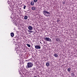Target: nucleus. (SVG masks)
<instances>
[{
	"instance_id": "9d476101",
	"label": "nucleus",
	"mask_w": 77,
	"mask_h": 77,
	"mask_svg": "<svg viewBox=\"0 0 77 77\" xmlns=\"http://www.w3.org/2000/svg\"><path fill=\"white\" fill-rule=\"evenodd\" d=\"M11 37H14V33L13 32H11Z\"/></svg>"
},
{
	"instance_id": "aec40b11",
	"label": "nucleus",
	"mask_w": 77,
	"mask_h": 77,
	"mask_svg": "<svg viewBox=\"0 0 77 77\" xmlns=\"http://www.w3.org/2000/svg\"><path fill=\"white\" fill-rule=\"evenodd\" d=\"M59 21H60V20H57V22H59Z\"/></svg>"
},
{
	"instance_id": "1a4fd4ad",
	"label": "nucleus",
	"mask_w": 77,
	"mask_h": 77,
	"mask_svg": "<svg viewBox=\"0 0 77 77\" xmlns=\"http://www.w3.org/2000/svg\"><path fill=\"white\" fill-rule=\"evenodd\" d=\"M54 56H55V57H58V54H55L54 55Z\"/></svg>"
},
{
	"instance_id": "39448f33",
	"label": "nucleus",
	"mask_w": 77,
	"mask_h": 77,
	"mask_svg": "<svg viewBox=\"0 0 77 77\" xmlns=\"http://www.w3.org/2000/svg\"><path fill=\"white\" fill-rule=\"evenodd\" d=\"M35 48L36 49H40V48H41V46L36 45L35 46Z\"/></svg>"
},
{
	"instance_id": "f3484780",
	"label": "nucleus",
	"mask_w": 77,
	"mask_h": 77,
	"mask_svg": "<svg viewBox=\"0 0 77 77\" xmlns=\"http://www.w3.org/2000/svg\"><path fill=\"white\" fill-rule=\"evenodd\" d=\"M63 5H65V3H66V2H63Z\"/></svg>"
},
{
	"instance_id": "412c9836",
	"label": "nucleus",
	"mask_w": 77,
	"mask_h": 77,
	"mask_svg": "<svg viewBox=\"0 0 77 77\" xmlns=\"http://www.w3.org/2000/svg\"><path fill=\"white\" fill-rule=\"evenodd\" d=\"M28 11H29V10H27V12H28Z\"/></svg>"
},
{
	"instance_id": "20e7f679",
	"label": "nucleus",
	"mask_w": 77,
	"mask_h": 77,
	"mask_svg": "<svg viewBox=\"0 0 77 77\" xmlns=\"http://www.w3.org/2000/svg\"><path fill=\"white\" fill-rule=\"evenodd\" d=\"M44 39H45V41H49L50 42H51V40L48 38H45Z\"/></svg>"
},
{
	"instance_id": "2eb2a0df",
	"label": "nucleus",
	"mask_w": 77,
	"mask_h": 77,
	"mask_svg": "<svg viewBox=\"0 0 77 77\" xmlns=\"http://www.w3.org/2000/svg\"><path fill=\"white\" fill-rule=\"evenodd\" d=\"M71 75H72V76H74V75H75V74H74V72H72V73H71Z\"/></svg>"
},
{
	"instance_id": "6e6552de",
	"label": "nucleus",
	"mask_w": 77,
	"mask_h": 77,
	"mask_svg": "<svg viewBox=\"0 0 77 77\" xmlns=\"http://www.w3.org/2000/svg\"><path fill=\"white\" fill-rule=\"evenodd\" d=\"M35 4V3L34 2L32 1L31 2V5L32 6H33Z\"/></svg>"
},
{
	"instance_id": "7ed1b4c3",
	"label": "nucleus",
	"mask_w": 77,
	"mask_h": 77,
	"mask_svg": "<svg viewBox=\"0 0 77 77\" xmlns=\"http://www.w3.org/2000/svg\"><path fill=\"white\" fill-rule=\"evenodd\" d=\"M34 31H31V30H28V32H29V33H32L33 35H34L36 32V31L35 30V28H34Z\"/></svg>"
},
{
	"instance_id": "f8f14e48",
	"label": "nucleus",
	"mask_w": 77,
	"mask_h": 77,
	"mask_svg": "<svg viewBox=\"0 0 77 77\" xmlns=\"http://www.w3.org/2000/svg\"><path fill=\"white\" fill-rule=\"evenodd\" d=\"M32 9L34 11L36 9V7H32Z\"/></svg>"
},
{
	"instance_id": "9b49d317",
	"label": "nucleus",
	"mask_w": 77,
	"mask_h": 77,
	"mask_svg": "<svg viewBox=\"0 0 77 77\" xmlns=\"http://www.w3.org/2000/svg\"><path fill=\"white\" fill-rule=\"evenodd\" d=\"M46 65L47 67L49 66H50V63H49L48 62H47L46 63Z\"/></svg>"
},
{
	"instance_id": "0eeeda50",
	"label": "nucleus",
	"mask_w": 77,
	"mask_h": 77,
	"mask_svg": "<svg viewBox=\"0 0 77 77\" xmlns=\"http://www.w3.org/2000/svg\"><path fill=\"white\" fill-rule=\"evenodd\" d=\"M31 69H32V70H33V71H34V70H36V69H35V66H32V67H31Z\"/></svg>"
},
{
	"instance_id": "423d86ee",
	"label": "nucleus",
	"mask_w": 77,
	"mask_h": 77,
	"mask_svg": "<svg viewBox=\"0 0 77 77\" xmlns=\"http://www.w3.org/2000/svg\"><path fill=\"white\" fill-rule=\"evenodd\" d=\"M28 29L30 30H32L33 29V27L31 26H28Z\"/></svg>"
},
{
	"instance_id": "4468645a",
	"label": "nucleus",
	"mask_w": 77,
	"mask_h": 77,
	"mask_svg": "<svg viewBox=\"0 0 77 77\" xmlns=\"http://www.w3.org/2000/svg\"><path fill=\"white\" fill-rule=\"evenodd\" d=\"M28 18V17H27V16H25L24 17V19L25 20H27Z\"/></svg>"
},
{
	"instance_id": "f03ea898",
	"label": "nucleus",
	"mask_w": 77,
	"mask_h": 77,
	"mask_svg": "<svg viewBox=\"0 0 77 77\" xmlns=\"http://www.w3.org/2000/svg\"><path fill=\"white\" fill-rule=\"evenodd\" d=\"M33 66V63L32 62L28 63H27V66H26V68L28 69L29 68H31V67H32Z\"/></svg>"
},
{
	"instance_id": "4be33fe9",
	"label": "nucleus",
	"mask_w": 77,
	"mask_h": 77,
	"mask_svg": "<svg viewBox=\"0 0 77 77\" xmlns=\"http://www.w3.org/2000/svg\"><path fill=\"white\" fill-rule=\"evenodd\" d=\"M56 41H58L57 39H56Z\"/></svg>"
},
{
	"instance_id": "ddd939ff",
	"label": "nucleus",
	"mask_w": 77,
	"mask_h": 77,
	"mask_svg": "<svg viewBox=\"0 0 77 77\" xmlns=\"http://www.w3.org/2000/svg\"><path fill=\"white\" fill-rule=\"evenodd\" d=\"M71 68H69L67 69V71L68 72H70L71 71Z\"/></svg>"
},
{
	"instance_id": "f257e3e1",
	"label": "nucleus",
	"mask_w": 77,
	"mask_h": 77,
	"mask_svg": "<svg viewBox=\"0 0 77 77\" xmlns=\"http://www.w3.org/2000/svg\"><path fill=\"white\" fill-rule=\"evenodd\" d=\"M43 13L45 16H46V17H50V12L44 10L43 11Z\"/></svg>"
},
{
	"instance_id": "a211bd4d",
	"label": "nucleus",
	"mask_w": 77,
	"mask_h": 77,
	"mask_svg": "<svg viewBox=\"0 0 77 77\" xmlns=\"http://www.w3.org/2000/svg\"><path fill=\"white\" fill-rule=\"evenodd\" d=\"M26 5L24 6V8H23L24 9H26Z\"/></svg>"
},
{
	"instance_id": "dca6fc26",
	"label": "nucleus",
	"mask_w": 77,
	"mask_h": 77,
	"mask_svg": "<svg viewBox=\"0 0 77 77\" xmlns=\"http://www.w3.org/2000/svg\"><path fill=\"white\" fill-rule=\"evenodd\" d=\"M26 45H27V46H28V47H30L31 46H30V45L29 44H27Z\"/></svg>"
},
{
	"instance_id": "6ab92c4d",
	"label": "nucleus",
	"mask_w": 77,
	"mask_h": 77,
	"mask_svg": "<svg viewBox=\"0 0 77 77\" xmlns=\"http://www.w3.org/2000/svg\"><path fill=\"white\" fill-rule=\"evenodd\" d=\"M37 1H38V0H34V2H37Z\"/></svg>"
}]
</instances>
